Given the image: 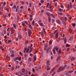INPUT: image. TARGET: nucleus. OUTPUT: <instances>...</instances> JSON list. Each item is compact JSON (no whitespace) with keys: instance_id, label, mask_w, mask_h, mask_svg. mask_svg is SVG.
Returning a JSON list of instances; mask_svg holds the SVG:
<instances>
[{"instance_id":"obj_1","label":"nucleus","mask_w":76,"mask_h":76,"mask_svg":"<svg viewBox=\"0 0 76 76\" xmlns=\"http://www.w3.org/2000/svg\"><path fill=\"white\" fill-rule=\"evenodd\" d=\"M57 31H58V30H56V31H54V32L53 33L54 34H56L55 36L56 38H57L58 37V33L57 32Z\"/></svg>"},{"instance_id":"obj_2","label":"nucleus","mask_w":76,"mask_h":76,"mask_svg":"<svg viewBox=\"0 0 76 76\" xmlns=\"http://www.w3.org/2000/svg\"><path fill=\"white\" fill-rule=\"evenodd\" d=\"M72 3H70V5L68 6L67 9L68 10H71V9H72Z\"/></svg>"},{"instance_id":"obj_3","label":"nucleus","mask_w":76,"mask_h":76,"mask_svg":"<svg viewBox=\"0 0 76 76\" xmlns=\"http://www.w3.org/2000/svg\"><path fill=\"white\" fill-rule=\"evenodd\" d=\"M56 61L57 63H60V61H61L60 60V57H58V58L56 59Z\"/></svg>"},{"instance_id":"obj_4","label":"nucleus","mask_w":76,"mask_h":76,"mask_svg":"<svg viewBox=\"0 0 76 76\" xmlns=\"http://www.w3.org/2000/svg\"><path fill=\"white\" fill-rule=\"evenodd\" d=\"M50 61H48L47 62V66H46L47 67H48L49 66H50Z\"/></svg>"},{"instance_id":"obj_5","label":"nucleus","mask_w":76,"mask_h":76,"mask_svg":"<svg viewBox=\"0 0 76 76\" xmlns=\"http://www.w3.org/2000/svg\"><path fill=\"white\" fill-rule=\"evenodd\" d=\"M70 58H71V61H73V60H74L75 59V58L73 56H71Z\"/></svg>"},{"instance_id":"obj_6","label":"nucleus","mask_w":76,"mask_h":76,"mask_svg":"<svg viewBox=\"0 0 76 76\" xmlns=\"http://www.w3.org/2000/svg\"><path fill=\"white\" fill-rule=\"evenodd\" d=\"M73 36H72L70 37L69 39V41H72V39H73Z\"/></svg>"},{"instance_id":"obj_7","label":"nucleus","mask_w":76,"mask_h":76,"mask_svg":"<svg viewBox=\"0 0 76 76\" xmlns=\"http://www.w3.org/2000/svg\"><path fill=\"white\" fill-rule=\"evenodd\" d=\"M28 34H32V31H31V30H30V29H28Z\"/></svg>"},{"instance_id":"obj_8","label":"nucleus","mask_w":76,"mask_h":76,"mask_svg":"<svg viewBox=\"0 0 76 76\" xmlns=\"http://www.w3.org/2000/svg\"><path fill=\"white\" fill-rule=\"evenodd\" d=\"M39 25L43 27L44 26V24L42 23H39Z\"/></svg>"},{"instance_id":"obj_9","label":"nucleus","mask_w":76,"mask_h":76,"mask_svg":"<svg viewBox=\"0 0 76 76\" xmlns=\"http://www.w3.org/2000/svg\"><path fill=\"white\" fill-rule=\"evenodd\" d=\"M60 71H61V67H59L58 70V72H60Z\"/></svg>"},{"instance_id":"obj_10","label":"nucleus","mask_w":76,"mask_h":76,"mask_svg":"<svg viewBox=\"0 0 76 76\" xmlns=\"http://www.w3.org/2000/svg\"><path fill=\"white\" fill-rule=\"evenodd\" d=\"M46 15H48L49 17H50V16H51V15H50V13H48V12H46Z\"/></svg>"},{"instance_id":"obj_11","label":"nucleus","mask_w":76,"mask_h":76,"mask_svg":"<svg viewBox=\"0 0 76 76\" xmlns=\"http://www.w3.org/2000/svg\"><path fill=\"white\" fill-rule=\"evenodd\" d=\"M22 36L21 35H19L18 36V38L19 39H22Z\"/></svg>"},{"instance_id":"obj_12","label":"nucleus","mask_w":76,"mask_h":76,"mask_svg":"<svg viewBox=\"0 0 76 76\" xmlns=\"http://www.w3.org/2000/svg\"><path fill=\"white\" fill-rule=\"evenodd\" d=\"M56 22H57V23H58V24H60V21L58 20H56Z\"/></svg>"},{"instance_id":"obj_13","label":"nucleus","mask_w":76,"mask_h":76,"mask_svg":"<svg viewBox=\"0 0 76 76\" xmlns=\"http://www.w3.org/2000/svg\"><path fill=\"white\" fill-rule=\"evenodd\" d=\"M48 20L49 22L50 23V22H51V18H50V17H48Z\"/></svg>"},{"instance_id":"obj_14","label":"nucleus","mask_w":76,"mask_h":76,"mask_svg":"<svg viewBox=\"0 0 76 76\" xmlns=\"http://www.w3.org/2000/svg\"><path fill=\"white\" fill-rule=\"evenodd\" d=\"M11 57H15V55H14V54H13V52L12 53V55L11 56Z\"/></svg>"},{"instance_id":"obj_15","label":"nucleus","mask_w":76,"mask_h":76,"mask_svg":"<svg viewBox=\"0 0 76 76\" xmlns=\"http://www.w3.org/2000/svg\"><path fill=\"white\" fill-rule=\"evenodd\" d=\"M0 48L2 50V51L4 50V48H3V47L1 46L0 47Z\"/></svg>"},{"instance_id":"obj_16","label":"nucleus","mask_w":76,"mask_h":76,"mask_svg":"<svg viewBox=\"0 0 76 76\" xmlns=\"http://www.w3.org/2000/svg\"><path fill=\"white\" fill-rule=\"evenodd\" d=\"M61 19L62 21H64V18L63 17H61Z\"/></svg>"},{"instance_id":"obj_17","label":"nucleus","mask_w":76,"mask_h":76,"mask_svg":"<svg viewBox=\"0 0 76 76\" xmlns=\"http://www.w3.org/2000/svg\"><path fill=\"white\" fill-rule=\"evenodd\" d=\"M66 42H67V39H66V38H65L64 39V42L65 44H66Z\"/></svg>"},{"instance_id":"obj_18","label":"nucleus","mask_w":76,"mask_h":76,"mask_svg":"<svg viewBox=\"0 0 76 76\" xmlns=\"http://www.w3.org/2000/svg\"><path fill=\"white\" fill-rule=\"evenodd\" d=\"M28 26L29 27V28H30V29H32V26H31V24H28Z\"/></svg>"},{"instance_id":"obj_19","label":"nucleus","mask_w":76,"mask_h":76,"mask_svg":"<svg viewBox=\"0 0 76 76\" xmlns=\"http://www.w3.org/2000/svg\"><path fill=\"white\" fill-rule=\"evenodd\" d=\"M36 56H34L33 58H34V60L35 61H36Z\"/></svg>"},{"instance_id":"obj_20","label":"nucleus","mask_w":76,"mask_h":76,"mask_svg":"<svg viewBox=\"0 0 76 76\" xmlns=\"http://www.w3.org/2000/svg\"><path fill=\"white\" fill-rule=\"evenodd\" d=\"M72 72H73V70L69 71L68 72V73H72Z\"/></svg>"},{"instance_id":"obj_21","label":"nucleus","mask_w":76,"mask_h":76,"mask_svg":"<svg viewBox=\"0 0 76 76\" xmlns=\"http://www.w3.org/2000/svg\"><path fill=\"white\" fill-rule=\"evenodd\" d=\"M53 54H56V50H55L53 49Z\"/></svg>"},{"instance_id":"obj_22","label":"nucleus","mask_w":76,"mask_h":76,"mask_svg":"<svg viewBox=\"0 0 76 76\" xmlns=\"http://www.w3.org/2000/svg\"><path fill=\"white\" fill-rule=\"evenodd\" d=\"M70 45L68 44H66V47H70Z\"/></svg>"},{"instance_id":"obj_23","label":"nucleus","mask_w":76,"mask_h":76,"mask_svg":"<svg viewBox=\"0 0 76 76\" xmlns=\"http://www.w3.org/2000/svg\"><path fill=\"white\" fill-rule=\"evenodd\" d=\"M25 69L23 68L22 69V72H23V73H24V72H25Z\"/></svg>"},{"instance_id":"obj_24","label":"nucleus","mask_w":76,"mask_h":76,"mask_svg":"<svg viewBox=\"0 0 76 76\" xmlns=\"http://www.w3.org/2000/svg\"><path fill=\"white\" fill-rule=\"evenodd\" d=\"M13 27L15 28V29H16V25H15V24H13Z\"/></svg>"},{"instance_id":"obj_25","label":"nucleus","mask_w":76,"mask_h":76,"mask_svg":"<svg viewBox=\"0 0 76 76\" xmlns=\"http://www.w3.org/2000/svg\"><path fill=\"white\" fill-rule=\"evenodd\" d=\"M9 58H10V57H9V55H7V60H8Z\"/></svg>"},{"instance_id":"obj_26","label":"nucleus","mask_w":76,"mask_h":76,"mask_svg":"<svg viewBox=\"0 0 76 76\" xmlns=\"http://www.w3.org/2000/svg\"><path fill=\"white\" fill-rule=\"evenodd\" d=\"M61 49H60L58 51V54H61Z\"/></svg>"},{"instance_id":"obj_27","label":"nucleus","mask_w":76,"mask_h":76,"mask_svg":"<svg viewBox=\"0 0 76 76\" xmlns=\"http://www.w3.org/2000/svg\"><path fill=\"white\" fill-rule=\"evenodd\" d=\"M32 58H29L28 60V61H32Z\"/></svg>"},{"instance_id":"obj_28","label":"nucleus","mask_w":76,"mask_h":76,"mask_svg":"<svg viewBox=\"0 0 76 76\" xmlns=\"http://www.w3.org/2000/svg\"><path fill=\"white\" fill-rule=\"evenodd\" d=\"M33 45V44H31V45L30 46V49H32V47Z\"/></svg>"},{"instance_id":"obj_29","label":"nucleus","mask_w":76,"mask_h":76,"mask_svg":"<svg viewBox=\"0 0 76 76\" xmlns=\"http://www.w3.org/2000/svg\"><path fill=\"white\" fill-rule=\"evenodd\" d=\"M65 68L64 67H61V71L63 70H64Z\"/></svg>"},{"instance_id":"obj_30","label":"nucleus","mask_w":76,"mask_h":76,"mask_svg":"<svg viewBox=\"0 0 76 76\" xmlns=\"http://www.w3.org/2000/svg\"><path fill=\"white\" fill-rule=\"evenodd\" d=\"M55 49L56 51H58V48H57L56 47H55Z\"/></svg>"},{"instance_id":"obj_31","label":"nucleus","mask_w":76,"mask_h":76,"mask_svg":"<svg viewBox=\"0 0 76 76\" xmlns=\"http://www.w3.org/2000/svg\"><path fill=\"white\" fill-rule=\"evenodd\" d=\"M15 33V30H13V31H11V34H14Z\"/></svg>"},{"instance_id":"obj_32","label":"nucleus","mask_w":76,"mask_h":76,"mask_svg":"<svg viewBox=\"0 0 76 76\" xmlns=\"http://www.w3.org/2000/svg\"><path fill=\"white\" fill-rule=\"evenodd\" d=\"M72 26H76V24L75 23H72Z\"/></svg>"},{"instance_id":"obj_33","label":"nucleus","mask_w":76,"mask_h":76,"mask_svg":"<svg viewBox=\"0 0 76 76\" xmlns=\"http://www.w3.org/2000/svg\"><path fill=\"white\" fill-rule=\"evenodd\" d=\"M32 51H33V50H32V49H31V50H30L29 52V53H31V52H32Z\"/></svg>"},{"instance_id":"obj_34","label":"nucleus","mask_w":76,"mask_h":76,"mask_svg":"<svg viewBox=\"0 0 76 76\" xmlns=\"http://www.w3.org/2000/svg\"><path fill=\"white\" fill-rule=\"evenodd\" d=\"M13 8L14 9H16V5L14 4V6L13 7Z\"/></svg>"},{"instance_id":"obj_35","label":"nucleus","mask_w":76,"mask_h":76,"mask_svg":"<svg viewBox=\"0 0 76 76\" xmlns=\"http://www.w3.org/2000/svg\"><path fill=\"white\" fill-rule=\"evenodd\" d=\"M53 36V33H52L50 35V38H52V37Z\"/></svg>"},{"instance_id":"obj_36","label":"nucleus","mask_w":76,"mask_h":76,"mask_svg":"<svg viewBox=\"0 0 76 76\" xmlns=\"http://www.w3.org/2000/svg\"><path fill=\"white\" fill-rule=\"evenodd\" d=\"M35 23V20H33V22L32 23V25H34V23Z\"/></svg>"},{"instance_id":"obj_37","label":"nucleus","mask_w":76,"mask_h":76,"mask_svg":"<svg viewBox=\"0 0 76 76\" xmlns=\"http://www.w3.org/2000/svg\"><path fill=\"white\" fill-rule=\"evenodd\" d=\"M12 42V40H8V43L9 44V42Z\"/></svg>"},{"instance_id":"obj_38","label":"nucleus","mask_w":76,"mask_h":76,"mask_svg":"<svg viewBox=\"0 0 76 76\" xmlns=\"http://www.w3.org/2000/svg\"><path fill=\"white\" fill-rule=\"evenodd\" d=\"M41 3H43L44 2V0H41Z\"/></svg>"},{"instance_id":"obj_39","label":"nucleus","mask_w":76,"mask_h":76,"mask_svg":"<svg viewBox=\"0 0 76 76\" xmlns=\"http://www.w3.org/2000/svg\"><path fill=\"white\" fill-rule=\"evenodd\" d=\"M29 48H28L26 51V53H28V52H29Z\"/></svg>"},{"instance_id":"obj_40","label":"nucleus","mask_w":76,"mask_h":76,"mask_svg":"<svg viewBox=\"0 0 76 76\" xmlns=\"http://www.w3.org/2000/svg\"><path fill=\"white\" fill-rule=\"evenodd\" d=\"M25 23H26V25H29V24H28V22H27V21H25Z\"/></svg>"},{"instance_id":"obj_41","label":"nucleus","mask_w":76,"mask_h":76,"mask_svg":"<svg viewBox=\"0 0 76 76\" xmlns=\"http://www.w3.org/2000/svg\"><path fill=\"white\" fill-rule=\"evenodd\" d=\"M41 36L42 37H44V33H42L41 34Z\"/></svg>"},{"instance_id":"obj_42","label":"nucleus","mask_w":76,"mask_h":76,"mask_svg":"<svg viewBox=\"0 0 76 76\" xmlns=\"http://www.w3.org/2000/svg\"><path fill=\"white\" fill-rule=\"evenodd\" d=\"M22 63H23V61H21L20 64V65H22Z\"/></svg>"},{"instance_id":"obj_43","label":"nucleus","mask_w":76,"mask_h":76,"mask_svg":"<svg viewBox=\"0 0 76 76\" xmlns=\"http://www.w3.org/2000/svg\"><path fill=\"white\" fill-rule=\"evenodd\" d=\"M59 11H60V12H62V11H63V10L61 9V8H60L59 9Z\"/></svg>"},{"instance_id":"obj_44","label":"nucleus","mask_w":76,"mask_h":76,"mask_svg":"<svg viewBox=\"0 0 76 76\" xmlns=\"http://www.w3.org/2000/svg\"><path fill=\"white\" fill-rule=\"evenodd\" d=\"M67 51H68L70 50V48H67L66 50Z\"/></svg>"},{"instance_id":"obj_45","label":"nucleus","mask_w":76,"mask_h":76,"mask_svg":"<svg viewBox=\"0 0 76 76\" xmlns=\"http://www.w3.org/2000/svg\"><path fill=\"white\" fill-rule=\"evenodd\" d=\"M18 60L19 61H20L21 60V57H20L19 58H18Z\"/></svg>"},{"instance_id":"obj_46","label":"nucleus","mask_w":76,"mask_h":76,"mask_svg":"<svg viewBox=\"0 0 76 76\" xmlns=\"http://www.w3.org/2000/svg\"><path fill=\"white\" fill-rule=\"evenodd\" d=\"M69 32L70 33H72V29H70L69 30Z\"/></svg>"},{"instance_id":"obj_47","label":"nucleus","mask_w":76,"mask_h":76,"mask_svg":"<svg viewBox=\"0 0 76 76\" xmlns=\"http://www.w3.org/2000/svg\"><path fill=\"white\" fill-rule=\"evenodd\" d=\"M49 3H48L47 6H46V7H48V6H49Z\"/></svg>"},{"instance_id":"obj_48","label":"nucleus","mask_w":76,"mask_h":76,"mask_svg":"<svg viewBox=\"0 0 76 76\" xmlns=\"http://www.w3.org/2000/svg\"><path fill=\"white\" fill-rule=\"evenodd\" d=\"M4 9V5H3L2 7V10H3V9Z\"/></svg>"},{"instance_id":"obj_49","label":"nucleus","mask_w":76,"mask_h":76,"mask_svg":"<svg viewBox=\"0 0 76 76\" xmlns=\"http://www.w3.org/2000/svg\"><path fill=\"white\" fill-rule=\"evenodd\" d=\"M48 47V45H46L45 47L47 48V47Z\"/></svg>"},{"instance_id":"obj_50","label":"nucleus","mask_w":76,"mask_h":76,"mask_svg":"<svg viewBox=\"0 0 76 76\" xmlns=\"http://www.w3.org/2000/svg\"><path fill=\"white\" fill-rule=\"evenodd\" d=\"M56 72H54L52 74V76H53V75H54L55 74H56Z\"/></svg>"},{"instance_id":"obj_51","label":"nucleus","mask_w":76,"mask_h":76,"mask_svg":"<svg viewBox=\"0 0 76 76\" xmlns=\"http://www.w3.org/2000/svg\"><path fill=\"white\" fill-rule=\"evenodd\" d=\"M64 20H67V18L66 17H65Z\"/></svg>"},{"instance_id":"obj_52","label":"nucleus","mask_w":76,"mask_h":76,"mask_svg":"<svg viewBox=\"0 0 76 76\" xmlns=\"http://www.w3.org/2000/svg\"><path fill=\"white\" fill-rule=\"evenodd\" d=\"M55 69H56V68L54 67V68L52 69V71H53H53H54V70Z\"/></svg>"},{"instance_id":"obj_53","label":"nucleus","mask_w":76,"mask_h":76,"mask_svg":"<svg viewBox=\"0 0 76 76\" xmlns=\"http://www.w3.org/2000/svg\"><path fill=\"white\" fill-rule=\"evenodd\" d=\"M33 19V18H29V20H30V21H32V20Z\"/></svg>"},{"instance_id":"obj_54","label":"nucleus","mask_w":76,"mask_h":76,"mask_svg":"<svg viewBox=\"0 0 76 76\" xmlns=\"http://www.w3.org/2000/svg\"><path fill=\"white\" fill-rule=\"evenodd\" d=\"M29 6H30V7H31V6H32V4L31 3L29 4Z\"/></svg>"},{"instance_id":"obj_55","label":"nucleus","mask_w":76,"mask_h":76,"mask_svg":"<svg viewBox=\"0 0 76 76\" xmlns=\"http://www.w3.org/2000/svg\"><path fill=\"white\" fill-rule=\"evenodd\" d=\"M25 43H26V44H28V40H27L26 42Z\"/></svg>"},{"instance_id":"obj_56","label":"nucleus","mask_w":76,"mask_h":76,"mask_svg":"<svg viewBox=\"0 0 76 76\" xmlns=\"http://www.w3.org/2000/svg\"><path fill=\"white\" fill-rule=\"evenodd\" d=\"M51 16H53V18H54V15H53V14H51Z\"/></svg>"},{"instance_id":"obj_57","label":"nucleus","mask_w":76,"mask_h":76,"mask_svg":"<svg viewBox=\"0 0 76 76\" xmlns=\"http://www.w3.org/2000/svg\"><path fill=\"white\" fill-rule=\"evenodd\" d=\"M1 35L2 37H3L4 36V34H1Z\"/></svg>"},{"instance_id":"obj_58","label":"nucleus","mask_w":76,"mask_h":76,"mask_svg":"<svg viewBox=\"0 0 76 76\" xmlns=\"http://www.w3.org/2000/svg\"><path fill=\"white\" fill-rule=\"evenodd\" d=\"M22 25L23 26H26V25H25V24L24 23H23Z\"/></svg>"},{"instance_id":"obj_59","label":"nucleus","mask_w":76,"mask_h":76,"mask_svg":"<svg viewBox=\"0 0 76 76\" xmlns=\"http://www.w3.org/2000/svg\"><path fill=\"white\" fill-rule=\"evenodd\" d=\"M21 75H25V74L24 73H22Z\"/></svg>"},{"instance_id":"obj_60","label":"nucleus","mask_w":76,"mask_h":76,"mask_svg":"<svg viewBox=\"0 0 76 76\" xmlns=\"http://www.w3.org/2000/svg\"><path fill=\"white\" fill-rule=\"evenodd\" d=\"M4 34H6V30H4Z\"/></svg>"},{"instance_id":"obj_61","label":"nucleus","mask_w":76,"mask_h":76,"mask_svg":"<svg viewBox=\"0 0 76 76\" xmlns=\"http://www.w3.org/2000/svg\"><path fill=\"white\" fill-rule=\"evenodd\" d=\"M49 44L50 45H51V44H52V42H49Z\"/></svg>"},{"instance_id":"obj_62","label":"nucleus","mask_w":76,"mask_h":76,"mask_svg":"<svg viewBox=\"0 0 76 76\" xmlns=\"http://www.w3.org/2000/svg\"><path fill=\"white\" fill-rule=\"evenodd\" d=\"M27 49V48H25L24 50L26 51V49Z\"/></svg>"},{"instance_id":"obj_63","label":"nucleus","mask_w":76,"mask_h":76,"mask_svg":"<svg viewBox=\"0 0 76 76\" xmlns=\"http://www.w3.org/2000/svg\"><path fill=\"white\" fill-rule=\"evenodd\" d=\"M13 29H14L13 28H10V29H11V31H12V30H13Z\"/></svg>"},{"instance_id":"obj_64","label":"nucleus","mask_w":76,"mask_h":76,"mask_svg":"<svg viewBox=\"0 0 76 76\" xmlns=\"http://www.w3.org/2000/svg\"><path fill=\"white\" fill-rule=\"evenodd\" d=\"M50 67H49L47 69V70H50Z\"/></svg>"}]
</instances>
